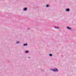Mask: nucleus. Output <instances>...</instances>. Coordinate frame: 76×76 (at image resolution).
I'll return each instance as SVG.
<instances>
[{
	"label": "nucleus",
	"mask_w": 76,
	"mask_h": 76,
	"mask_svg": "<svg viewBox=\"0 0 76 76\" xmlns=\"http://www.w3.org/2000/svg\"><path fill=\"white\" fill-rule=\"evenodd\" d=\"M50 70H52V71L55 72H58V69L56 68L54 69H51Z\"/></svg>",
	"instance_id": "1"
},
{
	"label": "nucleus",
	"mask_w": 76,
	"mask_h": 76,
	"mask_svg": "<svg viewBox=\"0 0 76 76\" xmlns=\"http://www.w3.org/2000/svg\"><path fill=\"white\" fill-rule=\"evenodd\" d=\"M66 28H67V29H69V30H71L72 29V28H70L69 26H67L66 27Z\"/></svg>",
	"instance_id": "4"
},
{
	"label": "nucleus",
	"mask_w": 76,
	"mask_h": 76,
	"mask_svg": "<svg viewBox=\"0 0 76 76\" xmlns=\"http://www.w3.org/2000/svg\"><path fill=\"white\" fill-rule=\"evenodd\" d=\"M54 28H57V29H58V28H59V27H57V26H55Z\"/></svg>",
	"instance_id": "8"
},
{
	"label": "nucleus",
	"mask_w": 76,
	"mask_h": 76,
	"mask_svg": "<svg viewBox=\"0 0 76 76\" xmlns=\"http://www.w3.org/2000/svg\"><path fill=\"white\" fill-rule=\"evenodd\" d=\"M46 7H49V5H47L46 6Z\"/></svg>",
	"instance_id": "10"
},
{
	"label": "nucleus",
	"mask_w": 76,
	"mask_h": 76,
	"mask_svg": "<svg viewBox=\"0 0 76 76\" xmlns=\"http://www.w3.org/2000/svg\"><path fill=\"white\" fill-rule=\"evenodd\" d=\"M31 58V57H28V58Z\"/></svg>",
	"instance_id": "12"
},
{
	"label": "nucleus",
	"mask_w": 76,
	"mask_h": 76,
	"mask_svg": "<svg viewBox=\"0 0 76 76\" xmlns=\"http://www.w3.org/2000/svg\"><path fill=\"white\" fill-rule=\"evenodd\" d=\"M65 11L66 12H69L70 11V9L69 8H67L66 9Z\"/></svg>",
	"instance_id": "2"
},
{
	"label": "nucleus",
	"mask_w": 76,
	"mask_h": 76,
	"mask_svg": "<svg viewBox=\"0 0 76 76\" xmlns=\"http://www.w3.org/2000/svg\"><path fill=\"white\" fill-rule=\"evenodd\" d=\"M19 43H20V42L17 41L16 42L15 44H19Z\"/></svg>",
	"instance_id": "5"
},
{
	"label": "nucleus",
	"mask_w": 76,
	"mask_h": 76,
	"mask_svg": "<svg viewBox=\"0 0 76 76\" xmlns=\"http://www.w3.org/2000/svg\"><path fill=\"white\" fill-rule=\"evenodd\" d=\"M23 46H27L28 45V43L24 44L23 45Z\"/></svg>",
	"instance_id": "6"
},
{
	"label": "nucleus",
	"mask_w": 76,
	"mask_h": 76,
	"mask_svg": "<svg viewBox=\"0 0 76 76\" xmlns=\"http://www.w3.org/2000/svg\"><path fill=\"white\" fill-rule=\"evenodd\" d=\"M49 56L50 57H52L53 56V54H49Z\"/></svg>",
	"instance_id": "7"
},
{
	"label": "nucleus",
	"mask_w": 76,
	"mask_h": 76,
	"mask_svg": "<svg viewBox=\"0 0 76 76\" xmlns=\"http://www.w3.org/2000/svg\"><path fill=\"white\" fill-rule=\"evenodd\" d=\"M27 29H28V30H29V29H30V28H27Z\"/></svg>",
	"instance_id": "11"
},
{
	"label": "nucleus",
	"mask_w": 76,
	"mask_h": 76,
	"mask_svg": "<svg viewBox=\"0 0 76 76\" xmlns=\"http://www.w3.org/2000/svg\"><path fill=\"white\" fill-rule=\"evenodd\" d=\"M27 8H24L23 9V11H26L27 10Z\"/></svg>",
	"instance_id": "3"
},
{
	"label": "nucleus",
	"mask_w": 76,
	"mask_h": 76,
	"mask_svg": "<svg viewBox=\"0 0 76 76\" xmlns=\"http://www.w3.org/2000/svg\"><path fill=\"white\" fill-rule=\"evenodd\" d=\"M25 53H29V51H28V50H26L25 51Z\"/></svg>",
	"instance_id": "9"
}]
</instances>
